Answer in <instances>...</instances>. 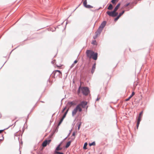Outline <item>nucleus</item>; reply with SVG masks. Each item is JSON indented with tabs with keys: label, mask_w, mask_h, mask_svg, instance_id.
<instances>
[{
	"label": "nucleus",
	"mask_w": 154,
	"mask_h": 154,
	"mask_svg": "<svg viewBox=\"0 0 154 154\" xmlns=\"http://www.w3.org/2000/svg\"><path fill=\"white\" fill-rule=\"evenodd\" d=\"M87 56L89 58H92L95 60H97L98 53L92 50H87L86 52Z\"/></svg>",
	"instance_id": "obj_1"
},
{
	"label": "nucleus",
	"mask_w": 154,
	"mask_h": 154,
	"mask_svg": "<svg viewBox=\"0 0 154 154\" xmlns=\"http://www.w3.org/2000/svg\"><path fill=\"white\" fill-rule=\"evenodd\" d=\"M121 5V3H118L115 7L113 11H108L106 12V13L110 17H114L117 16L118 14V13L116 12V11L119 9Z\"/></svg>",
	"instance_id": "obj_2"
},
{
	"label": "nucleus",
	"mask_w": 154,
	"mask_h": 154,
	"mask_svg": "<svg viewBox=\"0 0 154 154\" xmlns=\"http://www.w3.org/2000/svg\"><path fill=\"white\" fill-rule=\"evenodd\" d=\"M52 74H53V75L52 76H53L54 78H56L58 76L59 78H61L62 72L60 70H57L53 71L51 74L50 76H51Z\"/></svg>",
	"instance_id": "obj_3"
},
{
	"label": "nucleus",
	"mask_w": 154,
	"mask_h": 154,
	"mask_svg": "<svg viewBox=\"0 0 154 154\" xmlns=\"http://www.w3.org/2000/svg\"><path fill=\"white\" fill-rule=\"evenodd\" d=\"M81 91L83 94L85 96H87L90 93L89 88L88 87H82Z\"/></svg>",
	"instance_id": "obj_4"
},
{
	"label": "nucleus",
	"mask_w": 154,
	"mask_h": 154,
	"mask_svg": "<svg viewBox=\"0 0 154 154\" xmlns=\"http://www.w3.org/2000/svg\"><path fill=\"white\" fill-rule=\"evenodd\" d=\"M82 109L81 107H79V106L77 105L72 112V116H73L75 115L78 111H79V112H82Z\"/></svg>",
	"instance_id": "obj_5"
},
{
	"label": "nucleus",
	"mask_w": 154,
	"mask_h": 154,
	"mask_svg": "<svg viewBox=\"0 0 154 154\" xmlns=\"http://www.w3.org/2000/svg\"><path fill=\"white\" fill-rule=\"evenodd\" d=\"M88 103L86 101H82L79 103L77 105L80 107H82L83 108H85L86 106L87 105Z\"/></svg>",
	"instance_id": "obj_6"
},
{
	"label": "nucleus",
	"mask_w": 154,
	"mask_h": 154,
	"mask_svg": "<svg viewBox=\"0 0 154 154\" xmlns=\"http://www.w3.org/2000/svg\"><path fill=\"white\" fill-rule=\"evenodd\" d=\"M51 141V140L50 139L45 140L43 142L42 144V146L43 147L46 146L48 144L50 143Z\"/></svg>",
	"instance_id": "obj_7"
},
{
	"label": "nucleus",
	"mask_w": 154,
	"mask_h": 154,
	"mask_svg": "<svg viewBox=\"0 0 154 154\" xmlns=\"http://www.w3.org/2000/svg\"><path fill=\"white\" fill-rule=\"evenodd\" d=\"M83 5L84 7L86 8H93V7L89 5H87V0H85L83 2Z\"/></svg>",
	"instance_id": "obj_8"
},
{
	"label": "nucleus",
	"mask_w": 154,
	"mask_h": 154,
	"mask_svg": "<svg viewBox=\"0 0 154 154\" xmlns=\"http://www.w3.org/2000/svg\"><path fill=\"white\" fill-rule=\"evenodd\" d=\"M76 103H74V101H69L67 102L66 106H69V107L68 108H69L71 107L72 106H74L76 105Z\"/></svg>",
	"instance_id": "obj_9"
},
{
	"label": "nucleus",
	"mask_w": 154,
	"mask_h": 154,
	"mask_svg": "<svg viewBox=\"0 0 154 154\" xmlns=\"http://www.w3.org/2000/svg\"><path fill=\"white\" fill-rule=\"evenodd\" d=\"M106 23V22L105 21H103L101 24L99 28L103 29V28L105 26Z\"/></svg>",
	"instance_id": "obj_10"
},
{
	"label": "nucleus",
	"mask_w": 154,
	"mask_h": 154,
	"mask_svg": "<svg viewBox=\"0 0 154 154\" xmlns=\"http://www.w3.org/2000/svg\"><path fill=\"white\" fill-rule=\"evenodd\" d=\"M102 30H103L101 29L98 28L96 31L95 32V34H97L98 35H100Z\"/></svg>",
	"instance_id": "obj_11"
},
{
	"label": "nucleus",
	"mask_w": 154,
	"mask_h": 154,
	"mask_svg": "<svg viewBox=\"0 0 154 154\" xmlns=\"http://www.w3.org/2000/svg\"><path fill=\"white\" fill-rule=\"evenodd\" d=\"M96 63H94V64L92 66V68L91 69V72L92 74L94 72V71L95 69L96 68Z\"/></svg>",
	"instance_id": "obj_12"
},
{
	"label": "nucleus",
	"mask_w": 154,
	"mask_h": 154,
	"mask_svg": "<svg viewBox=\"0 0 154 154\" xmlns=\"http://www.w3.org/2000/svg\"><path fill=\"white\" fill-rule=\"evenodd\" d=\"M69 110V108H67V109H66V111L64 113L63 116L62 117V118L64 119V118L66 117V115L67 114Z\"/></svg>",
	"instance_id": "obj_13"
},
{
	"label": "nucleus",
	"mask_w": 154,
	"mask_h": 154,
	"mask_svg": "<svg viewBox=\"0 0 154 154\" xmlns=\"http://www.w3.org/2000/svg\"><path fill=\"white\" fill-rule=\"evenodd\" d=\"M72 140H70L68 141L66 143V145L65 146V147L66 148H67L69 147V146L70 145L71 143L72 142Z\"/></svg>",
	"instance_id": "obj_14"
},
{
	"label": "nucleus",
	"mask_w": 154,
	"mask_h": 154,
	"mask_svg": "<svg viewBox=\"0 0 154 154\" xmlns=\"http://www.w3.org/2000/svg\"><path fill=\"white\" fill-rule=\"evenodd\" d=\"M62 149V147H60V146H57L55 150L54 151V152L55 153V152L56 151H58L61 150Z\"/></svg>",
	"instance_id": "obj_15"
},
{
	"label": "nucleus",
	"mask_w": 154,
	"mask_h": 154,
	"mask_svg": "<svg viewBox=\"0 0 154 154\" xmlns=\"http://www.w3.org/2000/svg\"><path fill=\"white\" fill-rule=\"evenodd\" d=\"M113 8V6L111 4H109V6L108 7L107 9L109 10H112Z\"/></svg>",
	"instance_id": "obj_16"
},
{
	"label": "nucleus",
	"mask_w": 154,
	"mask_h": 154,
	"mask_svg": "<svg viewBox=\"0 0 154 154\" xmlns=\"http://www.w3.org/2000/svg\"><path fill=\"white\" fill-rule=\"evenodd\" d=\"M63 119H64L62 118L60 119L59 122H58V126H59L62 123L63 121Z\"/></svg>",
	"instance_id": "obj_17"
},
{
	"label": "nucleus",
	"mask_w": 154,
	"mask_h": 154,
	"mask_svg": "<svg viewBox=\"0 0 154 154\" xmlns=\"http://www.w3.org/2000/svg\"><path fill=\"white\" fill-rule=\"evenodd\" d=\"M81 88L82 87L81 86H80L77 91V94L78 95H79L80 93V89L81 90Z\"/></svg>",
	"instance_id": "obj_18"
},
{
	"label": "nucleus",
	"mask_w": 154,
	"mask_h": 154,
	"mask_svg": "<svg viewBox=\"0 0 154 154\" xmlns=\"http://www.w3.org/2000/svg\"><path fill=\"white\" fill-rule=\"evenodd\" d=\"M125 11V10L122 11L121 12H120L119 13V14L118 15L119 16V17H120L121 16H122L123 14H124Z\"/></svg>",
	"instance_id": "obj_19"
},
{
	"label": "nucleus",
	"mask_w": 154,
	"mask_h": 154,
	"mask_svg": "<svg viewBox=\"0 0 154 154\" xmlns=\"http://www.w3.org/2000/svg\"><path fill=\"white\" fill-rule=\"evenodd\" d=\"M14 124H13L11 125H9V126L7 128H5V129H4L3 130H0V134H2L1 133L5 130H6V129H8L9 127H10L12 125H13Z\"/></svg>",
	"instance_id": "obj_20"
},
{
	"label": "nucleus",
	"mask_w": 154,
	"mask_h": 154,
	"mask_svg": "<svg viewBox=\"0 0 154 154\" xmlns=\"http://www.w3.org/2000/svg\"><path fill=\"white\" fill-rule=\"evenodd\" d=\"M4 139L3 135L2 134H0V141Z\"/></svg>",
	"instance_id": "obj_21"
},
{
	"label": "nucleus",
	"mask_w": 154,
	"mask_h": 154,
	"mask_svg": "<svg viewBox=\"0 0 154 154\" xmlns=\"http://www.w3.org/2000/svg\"><path fill=\"white\" fill-rule=\"evenodd\" d=\"M95 141H93L91 143H89V145L90 146H95Z\"/></svg>",
	"instance_id": "obj_22"
},
{
	"label": "nucleus",
	"mask_w": 154,
	"mask_h": 154,
	"mask_svg": "<svg viewBox=\"0 0 154 154\" xmlns=\"http://www.w3.org/2000/svg\"><path fill=\"white\" fill-rule=\"evenodd\" d=\"M87 143L86 142V143H85V144H84V146H83V148L84 149H87Z\"/></svg>",
	"instance_id": "obj_23"
},
{
	"label": "nucleus",
	"mask_w": 154,
	"mask_h": 154,
	"mask_svg": "<svg viewBox=\"0 0 154 154\" xmlns=\"http://www.w3.org/2000/svg\"><path fill=\"white\" fill-rule=\"evenodd\" d=\"M118 2V0H112L111 2L112 4L115 5L116 4V2Z\"/></svg>",
	"instance_id": "obj_24"
},
{
	"label": "nucleus",
	"mask_w": 154,
	"mask_h": 154,
	"mask_svg": "<svg viewBox=\"0 0 154 154\" xmlns=\"http://www.w3.org/2000/svg\"><path fill=\"white\" fill-rule=\"evenodd\" d=\"M91 44L94 45H97V44L96 40H93Z\"/></svg>",
	"instance_id": "obj_25"
},
{
	"label": "nucleus",
	"mask_w": 154,
	"mask_h": 154,
	"mask_svg": "<svg viewBox=\"0 0 154 154\" xmlns=\"http://www.w3.org/2000/svg\"><path fill=\"white\" fill-rule=\"evenodd\" d=\"M54 154H64L63 152L59 151H56Z\"/></svg>",
	"instance_id": "obj_26"
},
{
	"label": "nucleus",
	"mask_w": 154,
	"mask_h": 154,
	"mask_svg": "<svg viewBox=\"0 0 154 154\" xmlns=\"http://www.w3.org/2000/svg\"><path fill=\"white\" fill-rule=\"evenodd\" d=\"M81 124H82V122H79V124H78V130H79Z\"/></svg>",
	"instance_id": "obj_27"
},
{
	"label": "nucleus",
	"mask_w": 154,
	"mask_h": 154,
	"mask_svg": "<svg viewBox=\"0 0 154 154\" xmlns=\"http://www.w3.org/2000/svg\"><path fill=\"white\" fill-rule=\"evenodd\" d=\"M116 16L117 17L116 18H115L114 19V20L115 21H117L119 19V18H120L119 16L118 15Z\"/></svg>",
	"instance_id": "obj_28"
},
{
	"label": "nucleus",
	"mask_w": 154,
	"mask_h": 154,
	"mask_svg": "<svg viewBox=\"0 0 154 154\" xmlns=\"http://www.w3.org/2000/svg\"><path fill=\"white\" fill-rule=\"evenodd\" d=\"M67 106H65L64 107L63 109L62 110V111H61V112L62 113H63L64 112V111L65 110H66V108H67Z\"/></svg>",
	"instance_id": "obj_29"
},
{
	"label": "nucleus",
	"mask_w": 154,
	"mask_h": 154,
	"mask_svg": "<svg viewBox=\"0 0 154 154\" xmlns=\"http://www.w3.org/2000/svg\"><path fill=\"white\" fill-rule=\"evenodd\" d=\"M141 116H138V117L137 118V121L140 122L141 120Z\"/></svg>",
	"instance_id": "obj_30"
},
{
	"label": "nucleus",
	"mask_w": 154,
	"mask_h": 154,
	"mask_svg": "<svg viewBox=\"0 0 154 154\" xmlns=\"http://www.w3.org/2000/svg\"><path fill=\"white\" fill-rule=\"evenodd\" d=\"M130 3H128L126 4H125V5H124L123 8H125V7H126L130 5Z\"/></svg>",
	"instance_id": "obj_31"
},
{
	"label": "nucleus",
	"mask_w": 154,
	"mask_h": 154,
	"mask_svg": "<svg viewBox=\"0 0 154 154\" xmlns=\"http://www.w3.org/2000/svg\"><path fill=\"white\" fill-rule=\"evenodd\" d=\"M135 94V92L134 91H133L131 94L130 95V97H132Z\"/></svg>",
	"instance_id": "obj_32"
},
{
	"label": "nucleus",
	"mask_w": 154,
	"mask_h": 154,
	"mask_svg": "<svg viewBox=\"0 0 154 154\" xmlns=\"http://www.w3.org/2000/svg\"><path fill=\"white\" fill-rule=\"evenodd\" d=\"M98 35H97V34H95V35L93 37V38L94 39H96Z\"/></svg>",
	"instance_id": "obj_33"
},
{
	"label": "nucleus",
	"mask_w": 154,
	"mask_h": 154,
	"mask_svg": "<svg viewBox=\"0 0 154 154\" xmlns=\"http://www.w3.org/2000/svg\"><path fill=\"white\" fill-rule=\"evenodd\" d=\"M143 113V111H141L139 114V116H141L142 115Z\"/></svg>",
	"instance_id": "obj_34"
},
{
	"label": "nucleus",
	"mask_w": 154,
	"mask_h": 154,
	"mask_svg": "<svg viewBox=\"0 0 154 154\" xmlns=\"http://www.w3.org/2000/svg\"><path fill=\"white\" fill-rule=\"evenodd\" d=\"M131 97H130V96L126 99H125V101H128L131 98Z\"/></svg>",
	"instance_id": "obj_35"
},
{
	"label": "nucleus",
	"mask_w": 154,
	"mask_h": 154,
	"mask_svg": "<svg viewBox=\"0 0 154 154\" xmlns=\"http://www.w3.org/2000/svg\"><path fill=\"white\" fill-rule=\"evenodd\" d=\"M76 132V131H74L72 134V135L73 136H75V133Z\"/></svg>",
	"instance_id": "obj_36"
},
{
	"label": "nucleus",
	"mask_w": 154,
	"mask_h": 154,
	"mask_svg": "<svg viewBox=\"0 0 154 154\" xmlns=\"http://www.w3.org/2000/svg\"><path fill=\"white\" fill-rule=\"evenodd\" d=\"M56 29V28L54 27V29H51V31L52 32H54V31H55Z\"/></svg>",
	"instance_id": "obj_37"
},
{
	"label": "nucleus",
	"mask_w": 154,
	"mask_h": 154,
	"mask_svg": "<svg viewBox=\"0 0 154 154\" xmlns=\"http://www.w3.org/2000/svg\"><path fill=\"white\" fill-rule=\"evenodd\" d=\"M56 62V60H54L53 61H52L51 62V63L53 64H54V63H55Z\"/></svg>",
	"instance_id": "obj_38"
},
{
	"label": "nucleus",
	"mask_w": 154,
	"mask_h": 154,
	"mask_svg": "<svg viewBox=\"0 0 154 154\" xmlns=\"http://www.w3.org/2000/svg\"><path fill=\"white\" fill-rule=\"evenodd\" d=\"M63 142V141H62V142H61L58 145V146H60L61 144H62V143Z\"/></svg>",
	"instance_id": "obj_39"
},
{
	"label": "nucleus",
	"mask_w": 154,
	"mask_h": 154,
	"mask_svg": "<svg viewBox=\"0 0 154 154\" xmlns=\"http://www.w3.org/2000/svg\"><path fill=\"white\" fill-rule=\"evenodd\" d=\"M100 99V97H97V98L96 99V101H98Z\"/></svg>",
	"instance_id": "obj_40"
},
{
	"label": "nucleus",
	"mask_w": 154,
	"mask_h": 154,
	"mask_svg": "<svg viewBox=\"0 0 154 154\" xmlns=\"http://www.w3.org/2000/svg\"><path fill=\"white\" fill-rule=\"evenodd\" d=\"M77 62H78V61H77L76 60H75L74 61V63H73V64H75V63H76Z\"/></svg>",
	"instance_id": "obj_41"
},
{
	"label": "nucleus",
	"mask_w": 154,
	"mask_h": 154,
	"mask_svg": "<svg viewBox=\"0 0 154 154\" xmlns=\"http://www.w3.org/2000/svg\"><path fill=\"white\" fill-rule=\"evenodd\" d=\"M74 66V64L73 63H72V65L71 66H70V68H72V67H73Z\"/></svg>",
	"instance_id": "obj_42"
},
{
	"label": "nucleus",
	"mask_w": 154,
	"mask_h": 154,
	"mask_svg": "<svg viewBox=\"0 0 154 154\" xmlns=\"http://www.w3.org/2000/svg\"><path fill=\"white\" fill-rule=\"evenodd\" d=\"M102 8L101 7H100L99 8H98V9H97L95 11H98V10H99V9H100Z\"/></svg>",
	"instance_id": "obj_43"
},
{
	"label": "nucleus",
	"mask_w": 154,
	"mask_h": 154,
	"mask_svg": "<svg viewBox=\"0 0 154 154\" xmlns=\"http://www.w3.org/2000/svg\"><path fill=\"white\" fill-rule=\"evenodd\" d=\"M68 137V135L66 137H65L63 140V141H64L65 140H66L67 138V137Z\"/></svg>",
	"instance_id": "obj_44"
},
{
	"label": "nucleus",
	"mask_w": 154,
	"mask_h": 154,
	"mask_svg": "<svg viewBox=\"0 0 154 154\" xmlns=\"http://www.w3.org/2000/svg\"><path fill=\"white\" fill-rule=\"evenodd\" d=\"M7 62V61H5V63H4V64H3V65L1 67V68H0V69H1L2 68L3 66L5 64V63H6V62Z\"/></svg>",
	"instance_id": "obj_45"
},
{
	"label": "nucleus",
	"mask_w": 154,
	"mask_h": 154,
	"mask_svg": "<svg viewBox=\"0 0 154 154\" xmlns=\"http://www.w3.org/2000/svg\"><path fill=\"white\" fill-rule=\"evenodd\" d=\"M140 123V122H138L137 121V124L138 125H139Z\"/></svg>",
	"instance_id": "obj_46"
},
{
	"label": "nucleus",
	"mask_w": 154,
	"mask_h": 154,
	"mask_svg": "<svg viewBox=\"0 0 154 154\" xmlns=\"http://www.w3.org/2000/svg\"><path fill=\"white\" fill-rule=\"evenodd\" d=\"M139 125H138L137 124L136 126H137V128H138V127H139Z\"/></svg>",
	"instance_id": "obj_47"
},
{
	"label": "nucleus",
	"mask_w": 154,
	"mask_h": 154,
	"mask_svg": "<svg viewBox=\"0 0 154 154\" xmlns=\"http://www.w3.org/2000/svg\"><path fill=\"white\" fill-rule=\"evenodd\" d=\"M56 66L57 67H60L61 66H58V65H56Z\"/></svg>",
	"instance_id": "obj_48"
},
{
	"label": "nucleus",
	"mask_w": 154,
	"mask_h": 154,
	"mask_svg": "<svg viewBox=\"0 0 154 154\" xmlns=\"http://www.w3.org/2000/svg\"><path fill=\"white\" fill-rule=\"evenodd\" d=\"M29 114L28 115V116H27V119L26 120H27V119H28L29 118Z\"/></svg>",
	"instance_id": "obj_49"
},
{
	"label": "nucleus",
	"mask_w": 154,
	"mask_h": 154,
	"mask_svg": "<svg viewBox=\"0 0 154 154\" xmlns=\"http://www.w3.org/2000/svg\"><path fill=\"white\" fill-rule=\"evenodd\" d=\"M88 71V70H86V71H85V73H87Z\"/></svg>",
	"instance_id": "obj_50"
},
{
	"label": "nucleus",
	"mask_w": 154,
	"mask_h": 154,
	"mask_svg": "<svg viewBox=\"0 0 154 154\" xmlns=\"http://www.w3.org/2000/svg\"><path fill=\"white\" fill-rule=\"evenodd\" d=\"M33 109H34V107H33V108H32V109L31 110V112H32L33 110Z\"/></svg>",
	"instance_id": "obj_51"
},
{
	"label": "nucleus",
	"mask_w": 154,
	"mask_h": 154,
	"mask_svg": "<svg viewBox=\"0 0 154 154\" xmlns=\"http://www.w3.org/2000/svg\"><path fill=\"white\" fill-rule=\"evenodd\" d=\"M129 10V9H127V10H126V11H128Z\"/></svg>",
	"instance_id": "obj_52"
},
{
	"label": "nucleus",
	"mask_w": 154,
	"mask_h": 154,
	"mask_svg": "<svg viewBox=\"0 0 154 154\" xmlns=\"http://www.w3.org/2000/svg\"><path fill=\"white\" fill-rule=\"evenodd\" d=\"M78 7H76V8L74 10V11L76 10V9L78 8Z\"/></svg>",
	"instance_id": "obj_53"
},
{
	"label": "nucleus",
	"mask_w": 154,
	"mask_h": 154,
	"mask_svg": "<svg viewBox=\"0 0 154 154\" xmlns=\"http://www.w3.org/2000/svg\"><path fill=\"white\" fill-rule=\"evenodd\" d=\"M70 132L69 133V134L68 135V136L70 134Z\"/></svg>",
	"instance_id": "obj_54"
},
{
	"label": "nucleus",
	"mask_w": 154,
	"mask_h": 154,
	"mask_svg": "<svg viewBox=\"0 0 154 154\" xmlns=\"http://www.w3.org/2000/svg\"><path fill=\"white\" fill-rule=\"evenodd\" d=\"M71 131H72V129H71V130L69 131H70V133H71Z\"/></svg>",
	"instance_id": "obj_55"
},
{
	"label": "nucleus",
	"mask_w": 154,
	"mask_h": 154,
	"mask_svg": "<svg viewBox=\"0 0 154 154\" xmlns=\"http://www.w3.org/2000/svg\"><path fill=\"white\" fill-rule=\"evenodd\" d=\"M63 99V98L61 100V102H62V100Z\"/></svg>",
	"instance_id": "obj_56"
},
{
	"label": "nucleus",
	"mask_w": 154,
	"mask_h": 154,
	"mask_svg": "<svg viewBox=\"0 0 154 154\" xmlns=\"http://www.w3.org/2000/svg\"><path fill=\"white\" fill-rule=\"evenodd\" d=\"M91 10L92 11H93V12H94V11H93V10Z\"/></svg>",
	"instance_id": "obj_57"
},
{
	"label": "nucleus",
	"mask_w": 154,
	"mask_h": 154,
	"mask_svg": "<svg viewBox=\"0 0 154 154\" xmlns=\"http://www.w3.org/2000/svg\"><path fill=\"white\" fill-rule=\"evenodd\" d=\"M54 113L52 115V117H53V115H54Z\"/></svg>",
	"instance_id": "obj_58"
},
{
	"label": "nucleus",
	"mask_w": 154,
	"mask_h": 154,
	"mask_svg": "<svg viewBox=\"0 0 154 154\" xmlns=\"http://www.w3.org/2000/svg\"><path fill=\"white\" fill-rule=\"evenodd\" d=\"M104 5H103V7H104Z\"/></svg>",
	"instance_id": "obj_59"
},
{
	"label": "nucleus",
	"mask_w": 154,
	"mask_h": 154,
	"mask_svg": "<svg viewBox=\"0 0 154 154\" xmlns=\"http://www.w3.org/2000/svg\"><path fill=\"white\" fill-rule=\"evenodd\" d=\"M15 124H14V127H14L15 126Z\"/></svg>",
	"instance_id": "obj_60"
},
{
	"label": "nucleus",
	"mask_w": 154,
	"mask_h": 154,
	"mask_svg": "<svg viewBox=\"0 0 154 154\" xmlns=\"http://www.w3.org/2000/svg\"><path fill=\"white\" fill-rule=\"evenodd\" d=\"M88 107V106H87V107H86V108H87Z\"/></svg>",
	"instance_id": "obj_61"
},
{
	"label": "nucleus",
	"mask_w": 154,
	"mask_h": 154,
	"mask_svg": "<svg viewBox=\"0 0 154 154\" xmlns=\"http://www.w3.org/2000/svg\"><path fill=\"white\" fill-rule=\"evenodd\" d=\"M12 51L10 52V54L11 53Z\"/></svg>",
	"instance_id": "obj_62"
},
{
	"label": "nucleus",
	"mask_w": 154,
	"mask_h": 154,
	"mask_svg": "<svg viewBox=\"0 0 154 154\" xmlns=\"http://www.w3.org/2000/svg\"><path fill=\"white\" fill-rule=\"evenodd\" d=\"M78 125V123H77L76 124V125Z\"/></svg>",
	"instance_id": "obj_63"
},
{
	"label": "nucleus",
	"mask_w": 154,
	"mask_h": 154,
	"mask_svg": "<svg viewBox=\"0 0 154 154\" xmlns=\"http://www.w3.org/2000/svg\"><path fill=\"white\" fill-rule=\"evenodd\" d=\"M75 137H74L73 138V139H75Z\"/></svg>",
	"instance_id": "obj_64"
}]
</instances>
